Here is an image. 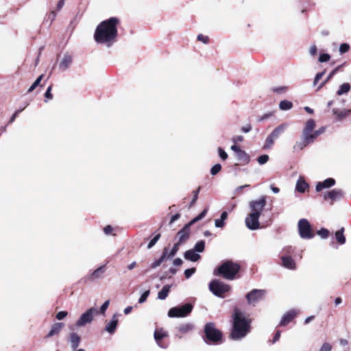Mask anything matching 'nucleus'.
Returning <instances> with one entry per match:
<instances>
[{
    "label": "nucleus",
    "mask_w": 351,
    "mask_h": 351,
    "mask_svg": "<svg viewBox=\"0 0 351 351\" xmlns=\"http://www.w3.org/2000/svg\"><path fill=\"white\" fill-rule=\"evenodd\" d=\"M315 125L316 123L313 119H310L307 120L302 130V137L305 138L307 141L310 140L314 142L315 140L314 130Z\"/></svg>",
    "instance_id": "f8f14e48"
},
{
    "label": "nucleus",
    "mask_w": 351,
    "mask_h": 351,
    "mask_svg": "<svg viewBox=\"0 0 351 351\" xmlns=\"http://www.w3.org/2000/svg\"><path fill=\"white\" fill-rule=\"evenodd\" d=\"M209 289L215 295L224 298L225 293L230 290V287L219 280H213L209 284Z\"/></svg>",
    "instance_id": "423d86ee"
},
{
    "label": "nucleus",
    "mask_w": 351,
    "mask_h": 351,
    "mask_svg": "<svg viewBox=\"0 0 351 351\" xmlns=\"http://www.w3.org/2000/svg\"><path fill=\"white\" fill-rule=\"evenodd\" d=\"M218 152H219V157L225 160L228 158V154L221 147H219L218 148Z\"/></svg>",
    "instance_id": "603ef678"
},
{
    "label": "nucleus",
    "mask_w": 351,
    "mask_h": 351,
    "mask_svg": "<svg viewBox=\"0 0 351 351\" xmlns=\"http://www.w3.org/2000/svg\"><path fill=\"white\" fill-rule=\"evenodd\" d=\"M109 304H110V300H108L106 302H104V303L101 306V307L99 308V313L101 314H102V315H104L105 313H106V309L109 306Z\"/></svg>",
    "instance_id": "49530a36"
},
{
    "label": "nucleus",
    "mask_w": 351,
    "mask_h": 351,
    "mask_svg": "<svg viewBox=\"0 0 351 351\" xmlns=\"http://www.w3.org/2000/svg\"><path fill=\"white\" fill-rule=\"evenodd\" d=\"M313 143L311 141H307L305 138L302 137V139L301 141H298L295 143V144L293 146V149L295 151H299L303 149L306 146H307L308 144Z\"/></svg>",
    "instance_id": "bb28decb"
},
{
    "label": "nucleus",
    "mask_w": 351,
    "mask_h": 351,
    "mask_svg": "<svg viewBox=\"0 0 351 351\" xmlns=\"http://www.w3.org/2000/svg\"><path fill=\"white\" fill-rule=\"evenodd\" d=\"M221 169V166L220 164L215 165L210 169V173L213 176L217 174Z\"/></svg>",
    "instance_id": "a19ab883"
},
{
    "label": "nucleus",
    "mask_w": 351,
    "mask_h": 351,
    "mask_svg": "<svg viewBox=\"0 0 351 351\" xmlns=\"http://www.w3.org/2000/svg\"><path fill=\"white\" fill-rule=\"evenodd\" d=\"M68 315V313L66 311H60L58 312L57 314H56V319H58V320H62L63 319L64 317H66V315Z\"/></svg>",
    "instance_id": "5fc2aeb1"
},
{
    "label": "nucleus",
    "mask_w": 351,
    "mask_h": 351,
    "mask_svg": "<svg viewBox=\"0 0 351 351\" xmlns=\"http://www.w3.org/2000/svg\"><path fill=\"white\" fill-rule=\"evenodd\" d=\"M350 49V46L347 43H343L339 46V52L341 54L348 52Z\"/></svg>",
    "instance_id": "a18cd8bd"
},
{
    "label": "nucleus",
    "mask_w": 351,
    "mask_h": 351,
    "mask_svg": "<svg viewBox=\"0 0 351 351\" xmlns=\"http://www.w3.org/2000/svg\"><path fill=\"white\" fill-rule=\"evenodd\" d=\"M250 319L247 318L239 309L235 308L233 314V328L230 337L234 340H240L250 332Z\"/></svg>",
    "instance_id": "7ed1b4c3"
},
{
    "label": "nucleus",
    "mask_w": 351,
    "mask_h": 351,
    "mask_svg": "<svg viewBox=\"0 0 351 351\" xmlns=\"http://www.w3.org/2000/svg\"><path fill=\"white\" fill-rule=\"evenodd\" d=\"M266 204L267 197L265 195H262L258 199L252 200L249 202L250 213L245 219V226L248 229L255 230L261 228L259 217Z\"/></svg>",
    "instance_id": "f03ea898"
},
{
    "label": "nucleus",
    "mask_w": 351,
    "mask_h": 351,
    "mask_svg": "<svg viewBox=\"0 0 351 351\" xmlns=\"http://www.w3.org/2000/svg\"><path fill=\"white\" fill-rule=\"evenodd\" d=\"M343 193L340 189H333L324 192L323 193V197L325 200H331L330 204H332L335 201H338L343 198Z\"/></svg>",
    "instance_id": "ddd939ff"
},
{
    "label": "nucleus",
    "mask_w": 351,
    "mask_h": 351,
    "mask_svg": "<svg viewBox=\"0 0 351 351\" xmlns=\"http://www.w3.org/2000/svg\"><path fill=\"white\" fill-rule=\"evenodd\" d=\"M150 293V291L149 290H147L145 291L141 295V297L139 298L138 299V303L140 304H142V303H144L147 299V297L149 296Z\"/></svg>",
    "instance_id": "79ce46f5"
},
{
    "label": "nucleus",
    "mask_w": 351,
    "mask_h": 351,
    "mask_svg": "<svg viewBox=\"0 0 351 351\" xmlns=\"http://www.w3.org/2000/svg\"><path fill=\"white\" fill-rule=\"evenodd\" d=\"M194 328V326L191 323H184L180 324L176 327L177 331L180 333L181 335H185L191 330H193Z\"/></svg>",
    "instance_id": "aec40b11"
},
{
    "label": "nucleus",
    "mask_w": 351,
    "mask_h": 351,
    "mask_svg": "<svg viewBox=\"0 0 351 351\" xmlns=\"http://www.w3.org/2000/svg\"><path fill=\"white\" fill-rule=\"evenodd\" d=\"M236 156L240 162H244V163H248L250 162V158L247 154L243 150H240L239 152L236 154Z\"/></svg>",
    "instance_id": "7c9ffc66"
},
{
    "label": "nucleus",
    "mask_w": 351,
    "mask_h": 351,
    "mask_svg": "<svg viewBox=\"0 0 351 351\" xmlns=\"http://www.w3.org/2000/svg\"><path fill=\"white\" fill-rule=\"evenodd\" d=\"M43 77V75H40L35 82L32 84V86L28 89V93L32 92L40 83Z\"/></svg>",
    "instance_id": "58836bf2"
},
{
    "label": "nucleus",
    "mask_w": 351,
    "mask_h": 351,
    "mask_svg": "<svg viewBox=\"0 0 351 351\" xmlns=\"http://www.w3.org/2000/svg\"><path fill=\"white\" fill-rule=\"evenodd\" d=\"M288 124L286 123H282L276 128L273 132L271 133L272 136L275 137L276 139L282 134L287 128Z\"/></svg>",
    "instance_id": "a878e982"
},
{
    "label": "nucleus",
    "mask_w": 351,
    "mask_h": 351,
    "mask_svg": "<svg viewBox=\"0 0 351 351\" xmlns=\"http://www.w3.org/2000/svg\"><path fill=\"white\" fill-rule=\"evenodd\" d=\"M64 324L60 322H57L53 324L51 326V330L49 332L47 335V337H51L58 333L60 332V331L62 330V328L64 327Z\"/></svg>",
    "instance_id": "b1692460"
},
{
    "label": "nucleus",
    "mask_w": 351,
    "mask_h": 351,
    "mask_svg": "<svg viewBox=\"0 0 351 351\" xmlns=\"http://www.w3.org/2000/svg\"><path fill=\"white\" fill-rule=\"evenodd\" d=\"M99 313L95 307L90 308L86 312L82 313L79 319L76 322V326L82 327L87 324H90L94 319V316Z\"/></svg>",
    "instance_id": "9d476101"
},
{
    "label": "nucleus",
    "mask_w": 351,
    "mask_h": 351,
    "mask_svg": "<svg viewBox=\"0 0 351 351\" xmlns=\"http://www.w3.org/2000/svg\"><path fill=\"white\" fill-rule=\"evenodd\" d=\"M112 227L111 226H106L104 228V232H105L106 234H110L112 232Z\"/></svg>",
    "instance_id": "69168bd1"
},
{
    "label": "nucleus",
    "mask_w": 351,
    "mask_h": 351,
    "mask_svg": "<svg viewBox=\"0 0 351 351\" xmlns=\"http://www.w3.org/2000/svg\"><path fill=\"white\" fill-rule=\"evenodd\" d=\"M160 234H157L150 241L149 243H148L147 245V248L148 249H150L152 248L156 243V242L158 241L159 238H160Z\"/></svg>",
    "instance_id": "8fccbe9b"
},
{
    "label": "nucleus",
    "mask_w": 351,
    "mask_h": 351,
    "mask_svg": "<svg viewBox=\"0 0 351 351\" xmlns=\"http://www.w3.org/2000/svg\"><path fill=\"white\" fill-rule=\"evenodd\" d=\"M332 346L328 342H325L322 344L319 351H331Z\"/></svg>",
    "instance_id": "09e8293b"
},
{
    "label": "nucleus",
    "mask_w": 351,
    "mask_h": 351,
    "mask_svg": "<svg viewBox=\"0 0 351 351\" xmlns=\"http://www.w3.org/2000/svg\"><path fill=\"white\" fill-rule=\"evenodd\" d=\"M192 310V304H185L180 306L171 308L168 312V316L170 317H184L189 315Z\"/></svg>",
    "instance_id": "1a4fd4ad"
},
{
    "label": "nucleus",
    "mask_w": 351,
    "mask_h": 351,
    "mask_svg": "<svg viewBox=\"0 0 351 351\" xmlns=\"http://www.w3.org/2000/svg\"><path fill=\"white\" fill-rule=\"evenodd\" d=\"M325 71H322L316 74L315 77L314 79L313 85L316 86L317 82L322 78L324 75Z\"/></svg>",
    "instance_id": "3c124183"
},
{
    "label": "nucleus",
    "mask_w": 351,
    "mask_h": 351,
    "mask_svg": "<svg viewBox=\"0 0 351 351\" xmlns=\"http://www.w3.org/2000/svg\"><path fill=\"white\" fill-rule=\"evenodd\" d=\"M208 210V208H204V210L199 215L193 219L188 224H186L184 227L178 232V242L177 243H179V245L189 239L190 234V226L197 221L202 219L207 214Z\"/></svg>",
    "instance_id": "39448f33"
},
{
    "label": "nucleus",
    "mask_w": 351,
    "mask_h": 351,
    "mask_svg": "<svg viewBox=\"0 0 351 351\" xmlns=\"http://www.w3.org/2000/svg\"><path fill=\"white\" fill-rule=\"evenodd\" d=\"M51 88H52L51 86H49L45 92V97L47 99H51L53 98V95L51 93Z\"/></svg>",
    "instance_id": "13d9d810"
},
{
    "label": "nucleus",
    "mask_w": 351,
    "mask_h": 351,
    "mask_svg": "<svg viewBox=\"0 0 351 351\" xmlns=\"http://www.w3.org/2000/svg\"><path fill=\"white\" fill-rule=\"evenodd\" d=\"M167 257V252H163L162 253V255L161 256V257L156 260V261H154L152 264V268L153 269H155L157 267L160 266V264L165 261V260H167L166 258Z\"/></svg>",
    "instance_id": "e433bc0d"
},
{
    "label": "nucleus",
    "mask_w": 351,
    "mask_h": 351,
    "mask_svg": "<svg viewBox=\"0 0 351 351\" xmlns=\"http://www.w3.org/2000/svg\"><path fill=\"white\" fill-rule=\"evenodd\" d=\"M317 47L315 45H311L309 48V54L312 57H314L317 54Z\"/></svg>",
    "instance_id": "4d7b16f0"
},
{
    "label": "nucleus",
    "mask_w": 351,
    "mask_h": 351,
    "mask_svg": "<svg viewBox=\"0 0 351 351\" xmlns=\"http://www.w3.org/2000/svg\"><path fill=\"white\" fill-rule=\"evenodd\" d=\"M204 332L208 340L207 342L210 341L213 343H219L221 342L222 334L215 328L213 323L210 322L206 324Z\"/></svg>",
    "instance_id": "0eeeda50"
},
{
    "label": "nucleus",
    "mask_w": 351,
    "mask_h": 351,
    "mask_svg": "<svg viewBox=\"0 0 351 351\" xmlns=\"http://www.w3.org/2000/svg\"><path fill=\"white\" fill-rule=\"evenodd\" d=\"M276 138L270 134L266 138L265 143L264 145L265 149H269L272 147L274 141Z\"/></svg>",
    "instance_id": "f704fd0d"
},
{
    "label": "nucleus",
    "mask_w": 351,
    "mask_h": 351,
    "mask_svg": "<svg viewBox=\"0 0 351 351\" xmlns=\"http://www.w3.org/2000/svg\"><path fill=\"white\" fill-rule=\"evenodd\" d=\"M184 256L185 259L195 262L200 258V255L198 254L193 249L185 252Z\"/></svg>",
    "instance_id": "5701e85b"
},
{
    "label": "nucleus",
    "mask_w": 351,
    "mask_h": 351,
    "mask_svg": "<svg viewBox=\"0 0 351 351\" xmlns=\"http://www.w3.org/2000/svg\"><path fill=\"white\" fill-rule=\"evenodd\" d=\"M325 131L324 127L320 128L319 130H315V139Z\"/></svg>",
    "instance_id": "0e129e2a"
},
{
    "label": "nucleus",
    "mask_w": 351,
    "mask_h": 351,
    "mask_svg": "<svg viewBox=\"0 0 351 351\" xmlns=\"http://www.w3.org/2000/svg\"><path fill=\"white\" fill-rule=\"evenodd\" d=\"M173 263V265H175V266H180L182 263V260L180 258H177L176 259H174Z\"/></svg>",
    "instance_id": "338daca9"
},
{
    "label": "nucleus",
    "mask_w": 351,
    "mask_h": 351,
    "mask_svg": "<svg viewBox=\"0 0 351 351\" xmlns=\"http://www.w3.org/2000/svg\"><path fill=\"white\" fill-rule=\"evenodd\" d=\"M266 293L267 291L265 289H254L246 295V299L249 304L255 306L256 303L265 298Z\"/></svg>",
    "instance_id": "9b49d317"
},
{
    "label": "nucleus",
    "mask_w": 351,
    "mask_h": 351,
    "mask_svg": "<svg viewBox=\"0 0 351 351\" xmlns=\"http://www.w3.org/2000/svg\"><path fill=\"white\" fill-rule=\"evenodd\" d=\"M72 61V56L68 53H65L59 64L60 69L63 71L67 70L71 65Z\"/></svg>",
    "instance_id": "a211bd4d"
},
{
    "label": "nucleus",
    "mask_w": 351,
    "mask_h": 351,
    "mask_svg": "<svg viewBox=\"0 0 351 351\" xmlns=\"http://www.w3.org/2000/svg\"><path fill=\"white\" fill-rule=\"evenodd\" d=\"M106 271L105 265L99 267L97 269L94 270L88 276L90 280L94 281L95 280L102 278L103 274Z\"/></svg>",
    "instance_id": "6ab92c4d"
},
{
    "label": "nucleus",
    "mask_w": 351,
    "mask_h": 351,
    "mask_svg": "<svg viewBox=\"0 0 351 351\" xmlns=\"http://www.w3.org/2000/svg\"><path fill=\"white\" fill-rule=\"evenodd\" d=\"M119 24V20L117 17H110L101 22L94 33L95 42L107 47H111L117 41Z\"/></svg>",
    "instance_id": "f257e3e1"
},
{
    "label": "nucleus",
    "mask_w": 351,
    "mask_h": 351,
    "mask_svg": "<svg viewBox=\"0 0 351 351\" xmlns=\"http://www.w3.org/2000/svg\"><path fill=\"white\" fill-rule=\"evenodd\" d=\"M205 248V243L204 241H198L194 247V250L197 252H202Z\"/></svg>",
    "instance_id": "4c0bfd02"
},
{
    "label": "nucleus",
    "mask_w": 351,
    "mask_h": 351,
    "mask_svg": "<svg viewBox=\"0 0 351 351\" xmlns=\"http://www.w3.org/2000/svg\"><path fill=\"white\" fill-rule=\"evenodd\" d=\"M333 113L337 116V118L339 120H341L351 114V110H339L337 109H334Z\"/></svg>",
    "instance_id": "c85d7f7f"
},
{
    "label": "nucleus",
    "mask_w": 351,
    "mask_h": 351,
    "mask_svg": "<svg viewBox=\"0 0 351 351\" xmlns=\"http://www.w3.org/2000/svg\"><path fill=\"white\" fill-rule=\"evenodd\" d=\"M171 285H165L162 289L158 293V299L163 300L167 298L170 291Z\"/></svg>",
    "instance_id": "cd10ccee"
},
{
    "label": "nucleus",
    "mask_w": 351,
    "mask_h": 351,
    "mask_svg": "<svg viewBox=\"0 0 351 351\" xmlns=\"http://www.w3.org/2000/svg\"><path fill=\"white\" fill-rule=\"evenodd\" d=\"M215 225L217 228H223L225 225L224 221L221 219H217L215 221Z\"/></svg>",
    "instance_id": "bf43d9fd"
},
{
    "label": "nucleus",
    "mask_w": 351,
    "mask_h": 351,
    "mask_svg": "<svg viewBox=\"0 0 351 351\" xmlns=\"http://www.w3.org/2000/svg\"><path fill=\"white\" fill-rule=\"evenodd\" d=\"M337 69V68L335 69L328 74L326 78L317 87V90L321 89L333 77V75L336 73Z\"/></svg>",
    "instance_id": "c9c22d12"
},
{
    "label": "nucleus",
    "mask_w": 351,
    "mask_h": 351,
    "mask_svg": "<svg viewBox=\"0 0 351 351\" xmlns=\"http://www.w3.org/2000/svg\"><path fill=\"white\" fill-rule=\"evenodd\" d=\"M269 160V156L267 154L261 155L257 158V161L260 165H264Z\"/></svg>",
    "instance_id": "ea45409f"
},
{
    "label": "nucleus",
    "mask_w": 351,
    "mask_h": 351,
    "mask_svg": "<svg viewBox=\"0 0 351 351\" xmlns=\"http://www.w3.org/2000/svg\"><path fill=\"white\" fill-rule=\"evenodd\" d=\"M241 130L243 132L247 133L251 131L252 126L250 124H247L245 126H243Z\"/></svg>",
    "instance_id": "e2e57ef3"
},
{
    "label": "nucleus",
    "mask_w": 351,
    "mask_h": 351,
    "mask_svg": "<svg viewBox=\"0 0 351 351\" xmlns=\"http://www.w3.org/2000/svg\"><path fill=\"white\" fill-rule=\"evenodd\" d=\"M317 234L322 239H326L329 235V231L327 229L322 228L317 232Z\"/></svg>",
    "instance_id": "37998d69"
},
{
    "label": "nucleus",
    "mask_w": 351,
    "mask_h": 351,
    "mask_svg": "<svg viewBox=\"0 0 351 351\" xmlns=\"http://www.w3.org/2000/svg\"><path fill=\"white\" fill-rule=\"evenodd\" d=\"M119 316V314L118 313H115L112 316L111 319L108 322L106 323V325L105 326V330L108 333L112 335L115 332L117 326H118Z\"/></svg>",
    "instance_id": "4468645a"
},
{
    "label": "nucleus",
    "mask_w": 351,
    "mask_h": 351,
    "mask_svg": "<svg viewBox=\"0 0 351 351\" xmlns=\"http://www.w3.org/2000/svg\"><path fill=\"white\" fill-rule=\"evenodd\" d=\"M197 40L204 44H207L208 43V37L207 36H204L203 34H199L197 36Z\"/></svg>",
    "instance_id": "864d4df0"
},
{
    "label": "nucleus",
    "mask_w": 351,
    "mask_h": 351,
    "mask_svg": "<svg viewBox=\"0 0 351 351\" xmlns=\"http://www.w3.org/2000/svg\"><path fill=\"white\" fill-rule=\"evenodd\" d=\"M293 107V104L291 101L288 100L281 101L279 104V108L281 110H289L291 109Z\"/></svg>",
    "instance_id": "473e14b6"
},
{
    "label": "nucleus",
    "mask_w": 351,
    "mask_h": 351,
    "mask_svg": "<svg viewBox=\"0 0 351 351\" xmlns=\"http://www.w3.org/2000/svg\"><path fill=\"white\" fill-rule=\"evenodd\" d=\"M282 260V265L283 267H285L287 269H296V264L293 258L290 256H281Z\"/></svg>",
    "instance_id": "f3484780"
},
{
    "label": "nucleus",
    "mask_w": 351,
    "mask_h": 351,
    "mask_svg": "<svg viewBox=\"0 0 351 351\" xmlns=\"http://www.w3.org/2000/svg\"><path fill=\"white\" fill-rule=\"evenodd\" d=\"M274 114V112H269V113H266L265 114H263L261 117L259 118L258 121H263L267 119H268L269 117L273 116Z\"/></svg>",
    "instance_id": "052dcab7"
},
{
    "label": "nucleus",
    "mask_w": 351,
    "mask_h": 351,
    "mask_svg": "<svg viewBox=\"0 0 351 351\" xmlns=\"http://www.w3.org/2000/svg\"><path fill=\"white\" fill-rule=\"evenodd\" d=\"M179 243H176L173 248L169 251L167 247H165L163 252H167V259H171L173 258L177 253L178 250Z\"/></svg>",
    "instance_id": "c756f323"
},
{
    "label": "nucleus",
    "mask_w": 351,
    "mask_h": 351,
    "mask_svg": "<svg viewBox=\"0 0 351 351\" xmlns=\"http://www.w3.org/2000/svg\"><path fill=\"white\" fill-rule=\"evenodd\" d=\"M330 59V56L328 53H321L319 57V62H326Z\"/></svg>",
    "instance_id": "c03bdc74"
},
{
    "label": "nucleus",
    "mask_w": 351,
    "mask_h": 351,
    "mask_svg": "<svg viewBox=\"0 0 351 351\" xmlns=\"http://www.w3.org/2000/svg\"><path fill=\"white\" fill-rule=\"evenodd\" d=\"M344 229L342 228L339 230L337 231L335 233V238L338 243H339L341 245L344 244L346 243V238L343 234Z\"/></svg>",
    "instance_id": "2f4dec72"
},
{
    "label": "nucleus",
    "mask_w": 351,
    "mask_h": 351,
    "mask_svg": "<svg viewBox=\"0 0 351 351\" xmlns=\"http://www.w3.org/2000/svg\"><path fill=\"white\" fill-rule=\"evenodd\" d=\"M167 334L165 331L162 329H157L154 332V339L156 341L158 345L161 348H165L160 343V340L164 337H167Z\"/></svg>",
    "instance_id": "393cba45"
},
{
    "label": "nucleus",
    "mask_w": 351,
    "mask_h": 351,
    "mask_svg": "<svg viewBox=\"0 0 351 351\" xmlns=\"http://www.w3.org/2000/svg\"><path fill=\"white\" fill-rule=\"evenodd\" d=\"M195 272V268L187 269L184 271V275L186 278H189Z\"/></svg>",
    "instance_id": "6e6d98bb"
},
{
    "label": "nucleus",
    "mask_w": 351,
    "mask_h": 351,
    "mask_svg": "<svg viewBox=\"0 0 351 351\" xmlns=\"http://www.w3.org/2000/svg\"><path fill=\"white\" fill-rule=\"evenodd\" d=\"M243 136H241V135H239V136H234L232 138V141L236 144L239 142H241L243 141Z\"/></svg>",
    "instance_id": "680f3d73"
},
{
    "label": "nucleus",
    "mask_w": 351,
    "mask_h": 351,
    "mask_svg": "<svg viewBox=\"0 0 351 351\" xmlns=\"http://www.w3.org/2000/svg\"><path fill=\"white\" fill-rule=\"evenodd\" d=\"M199 191H200V187H198L197 190H195L193 192V199L190 204V206H189L190 207H191L197 201V199L198 198V195H199Z\"/></svg>",
    "instance_id": "de8ad7c7"
},
{
    "label": "nucleus",
    "mask_w": 351,
    "mask_h": 351,
    "mask_svg": "<svg viewBox=\"0 0 351 351\" xmlns=\"http://www.w3.org/2000/svg\"><path fill=\"white\" fill-rule=\"evenodd\" d=\"M298 311L295 309H291L287 311L282 317V319L280 322V326H285L290 323L298 315Z\"/></svg>",
    "instance_id": "2eb2a0df"
},
{
    "label": "nucleus",
    "mask_w": 351,
    "mask_h": 351,
    "mask_svg": "<svg viewBox=\"0 0 351 351\" xmlns=\"http://www.w3.org/2000/svg\"><path fill=\"white\" fill-rule=\"evenodd\" d=\"M240 267L238 264L228 261L223 263L215 271V275L222 276L228 280H233L236 274L239 272Z\"/></svg>",
    "instance_id": "20e7f679"
},
{
    "label": "nucleus",
    "mask_w": 351,
    "mask_h": 351,
    "mask_svg": "<svg viewBox=\"0 0 351 351\" xmlns=\"http://www.w3.org/2000/svg\"><path fill=\"white\" fill-rule=\"evenodd\" d=\"M298 232L301 238L311 239L314 237L311 226L306 219H301L298 223Z\"/></svg>",
    "instance_id": "6e6552de"
},
{
    "label": "nucleus",
    "mask_w": 351,
    "mask_h": 351,
    "mask_svg": "<svg viewBox=\"0 0 351 351\" xmlns=\"http://www.w3.org/2000/svg\"><path fill=\"white\" fill-rule=\"evenodd\" d=\"M350 89V85L348 83H344L341 84L337 92L338 95H341L349 92Z\"/></svg>",
    "instance_id": "72a5a7b5"
},
{
    "label": "nucleus",
    "mask_w": 351,
    "mask_h": 351,
    "mask_svg": "<svg viewBox=\"0 0 351 351\" xmlns=\"http://www.w3.org/2000/svg\"><path fill=\"white\" fill-rule=\"evenodd\" d=\"M308 184L303 178L300 177L295 185V189L300 193H304L308 188Z\"/></svg>",
    "instance_id": "4be33fe9"
},
{
    "label": "nucleus",
    "mask_w": 351,
    "mask_h": 351,
    "mask_svg": "<svg viewBox=\"0 0 351 351\" xmlns=\"http://www.w3.org/2000/svg\"><path fill=\"white\" fill-rule=\"evenodd\" d=\"M69 341L72 350H75L80 345V337L77 333L72 332L69 335Z\"/></svg>",
    "instance_id": "412c9836"
},
{
    "label": "nucleus",
    "mask_w": 351,
    "mask_h": 351,
    "mask_svg": "<svg viewBox=\"0 0 351 351\" xmlns=\"http://www.w3.org/2000/svg\"><path fill=\"white\" fill-rule=\"evenodd\" d=\"M280 337V331H278V332L275 334V335H274V339H273L272 343H276V341H278L279 340Z\"/></svg>",
    "instance_id": "774afa93"
},
{
    "label": "nucleus",
    "mask_w": 351,
    "mask_h": 351,
    "mask_svg": "<svg viewBox=\"0 0 351 351\" xmlns=\"http://www.w3.org/2000/svg\"><path fill=\"white\" fill-rule=\"evenodd\" d=\"M335 184V180L333 178H327L322 182H319L315 186V190L317 192L321 191L324 189H329Z\"/></svg>",
    "instance_id": "dca6fc26"
}]
</instances>
